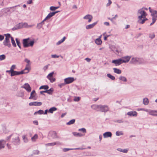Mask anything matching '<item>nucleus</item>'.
I'll return each instance as SVG.
<instances>
[{"instance_id": "obj_1", "label": "nucleus", "mask_w": 157, "mask_h": 157, "mask_svg": "<svg viewBox=\"0 0 157 157\" xmlns=\"http://www.w3.org/2000/svg\"><path fill=\"white\" fill-rule=\"evenodd\" d=\"M29 39L30 38H27L24 39L23 40L22 44L24 48H27L29 46H33L35 43V41L34 40H32L29 42Z\"/></svg>"}, {"instance_id": "obj_2", "label": "nucleus", "mask_w": 157, "mask_h": 157, "mask_svg": "<svg viewBox=\"0 0 157 157\" xmlns=\"http://www.w3.org/2000/svg\"><path fill=\"white\" fill-rule=\"evenodd\" d=\"M109 108L107 105H100L99 109L98 110L101 112L106 113L109 111Z\"/></svg>"}, {"instance_id": "obj_3", "label": "nucleus", "mask_w": 157, "mask_h": 157, "mask_svg": "<svg viewBox=\"0 0 157 157\" xmlns=\"http://www.w3.org/2000/svg\"><path fill=\"white\" fill-rule=\"evenodd\" d=\"M28 72V71L27 72H24L23 71H12L11 74L10 75V76H13L15 75H18L24 74H26Z\"/></svg>"}, {"instance_id": "obj_4", "label": "nucleus", "mask_w": 157, "mask_h": 157, "mask_svg": "<svg viewBox=\"0 0 157 157\" xmlns=\"http://www.w3.org/2000/svg\"><path fill=\"white\" fill-rule=\"evenodd\" d=\"M12 142L15 145H19L20 143V141L19 137L17 136L13 138L12 139Z\"/></svg>"}, {"instance_id": "obj_5", "label": "nucleus", "mask_w": 157, "mask_h": 157, "mask_svg": "<svg viewBox=\"0 0 157 157\" xmlns=\"http://www.w3.org/2000/svg\"><path fill=\"white\" fill-rule=\"evenodd\" d=\"M50 137L52 139H55L57 137V133L55 131H51L49 132L48 135V138L50 139Z\"/></svg>"}, {"instance_id": "obj_6", "label": "nucleus", "mask_w": 157, "mask_h": 157, "mask_svg": "<svg viewBox=\"0 0 157 157\" xmlns=\"http://www.w3.org/2000/svg\"><path fill=\"white\" fill-rule=\"evenodd\" d=\"M54 91V89L53 88H51L49 90H46L44 91H41L40 92V94H41L45 95V94H44V92H45L46 93H47L48 94L50 95H52V93Z\"/></svg>"}, {"instance_id": "obj_7", "label": "nucleus", "mask_w": 157, "mask_h": 157, "mask_svg": "<svg viewBox=\"0 0 157 157\" xmlns=\"http://www.w3.org/2000/svg\"><path fill=\"white\" fill-rule=\"evenodd\" d=\"M75 79L73 77H68L64 79V82L66 84H69L72 82Z\"/></svg>"}, {"instance_id": "obj_8", "label": "nucleus", "mask_w": 157, "mask_h": 157, "mask_svg": "<svg viewBox=\"0 0 157 157\" xmlns=\"http://www.w3.org/2000/svg\"><path fill=\"white\" fill-rule=\"evenodd\" d=\"M112 63L115 64L116 66H119L123 63L122 59H117L113 60L112 61Z\"/></svg>"}, {"instance_id": "obj_9", "label": "nucleus", "mask_w": 157, "mask_h": 157, "mask_svg": "<svg viewBox=\"0 0 157 157\" xmlns=\"http://www.w3.org/2000/svg\"><path fill=\"white\" fill-rule=\"evenodd\" d=\"M21 87L25 89L28 92H30L31 90V87L28 83H25Z\"/></svg>"}, {"instance_id": "obj_10", "label": "nucleus", "mask_w": 157, "mask_h": 157, "mask_svg": "<svg viewBox=\"0 0 157 157\" xmlns=\"http://www.w3.org/2000/svg\"><path fill=\"white\" fill-rule=\"evenodd\" d=\"M131 56H126L123 57L122 58V61L123 63H126L128 62L130 60Z\"/></svg>"}, {"instance_id": "obj_11", "label": "nucleus", "mask_w": 157, "mask_h": 157, "mask_svg": "<svg viewBox=\"0 0 157 157\" xmlns=\"http://www.w3.org/2000/svg\"><path fill=\"white\" fill-rule=\"evenodd\" d=\"M42 103L41 102L34 101L29 103L30 106H40L42 105Z\"/></svg>"}, {"instance_id": "obj_12", "label": "nucleus", "mask_w": 157, "mask_h": 157, "mask_svg": "<svg viewBox=\"0 0 157 157\" xmlns=\"http://www.w3.org/2000/svg\"><path fill=\"white\" fill-rule=\"evenodd\" d=\"M3 45L6 47H8L10 48L11 47V44L10 40H6L5 39L3 42Z\"/></svg>"}, {"instance_id": "obj_13", "label": "nucleus", "mask_w": 157, "mask_h": 157, "mask_svg": "<svg viewBox=\"0 0 157 157\" xmlns=\"http://www.w3.org/2000/svg\"><path fill=\"white\" fill-rule=\"evenodd\" d=\"M83 19H84L87 20L88 19V22L90 23L91 21L93 19V16L92 15L90 14H87L85 16L83 17Z\"/></svg>"}, {"instance_id": "obj_14", "label": "nucleus", "mask_w": 157, "mask_h": 157, "mask_svg": "<svg viewBox=\"0 0 157 157\" xmlns=\"http://www.w3.org/2000/svg\"><path fill=\"white\" fill-rule=\"evenodd\" d=\"M103 136L105 138L111 137L112 136V133L110 132H107L103 133Z\"/></svg>"}, {"instance_id": "obj_15", "label": "nucleus", "mask_w": 157, "mask_h": 157, "mask_svg": "<svg viewBox=\"0 0 157 157\" xmlns=\"http://www.w3.org/2000/svg\"><path fill=\"white\" fill-rule=\"evenodd\" d=\"M98 21H97L93 23L87 25L86 27V28L87 29H90L93 28L98 23Z\"/></svg>"}, {"instance_id": "obj_16", "label": "nucleus", "mask_w": 157, "mask_h": 157, "mask_svg": "<svg viewBox=\"0 0 157 157\" xmlns=\"http://www.w3.org/2000/svg\"><path fill=\"white\" fill-rule=\"evenodd\" d=\"M59 12V11H56L54 12L50 13L46 16V18H48V19L50 18L51 17L54 16L56 13Z\"/></svg>"}, {"instance_id": "obj_17", "label": "nucleus", "mask_w": 157, "mask_h": 157, "mask_svg": "<svg viewBox=\"0 0 157 157\" xmlns=\"http://www.w3.org/2000/svg\"><path fill=\"white\" fill-rule=\"evenodd\" d=\"M36 94V92L35 90H33L31 92L30 96L29 97V99H33L34 100H36V98L35 97V95L34 94Z\"/></svg>"}, {"instance_id": "obj_18", "label": "nucleus", "mask_w": 157, "mask_h": 157, "mask_svg": "<svg viewBox=\"0 0 157 157\" xmlns=\"http://www.w3.org/2000/svg\"><path fill=\"white\" fill-rule=\"evenodd\" d=\"M149 114L153 116H157V110L150 109Z\"/></svg>"}, {"instance_id": "obj_19", "label": "nucleus", "mask_w": 157, "mask_h": 157, "mask_svg": "<svg viewBox=\"0 0 157 157\" xmlns=\"http://www.w3.org/2000/svg\"><path fill=\"white\" fill-rule=\"evenodd\" d=\"M127 115L130 116H137V113L135 111H132L128 112Z\"/></svg>"}, {"instance_id": "obj_20", "label": "nucleus", "mask_w": 157, "mask_h": 157, "mask_svg": "<svg viewBox=\"0 0 157 157\" xmlns=\"http://www.w3.org/2000/svg\"><path fill=\"white\" fill-rule=\"evenodd\" d=\"M138 58L133 57L132 58L130 61V63H131L135 64L138 63Z\"/></svg>"}, {"instance_id": "obj_21", "label": "nucleus", "mask_w": 157, "mask_h": 157, "mask_svg": "<svg viewBox=\"0 0 157 157\" xmlns=\"http://www.w3.org/2000/svg\"><path fill=\"white\" fill-rule=\"evenodd\" d=\"M99 107L100 105H93L91 106V107L94 110L99 111V110H98L99 109Z\"/></svg>"}, {"instance_id": "obj_22", "label": "nucleus", "mask_w": 157, "mask_h": 157, "mask_svg": "<svg viewBox=\"0 0 157 157\" xmlns=\"http://www.w3.org/2000/svg\"><path fill=\"white\" fill-rule=\"evenodd\" d=\"M6 141L4 140H0V149L4 148Z\"/></svg>"}, {"instance_id": "obj_23", "label": "nucleus", "mask_w": 157, "mask_h": 157, "mask_svg": "<svg viewBox=\"0 0 157 157\" xmlns=\"http://www.w3.org/2000/svg\"><path fill=\"white\" fill-rule=\"evenodd\" d=\"M101 36H100L99 38L96 39L95 40V43L98 45H101L102 43V41L100 39Z\"/></svg>"}, {"instance_id": "obj_24", "label": "nucleus", "mask_w": 157, "mask_h": 157, "mask_svg": "<svg viewBox=\"0 0 157 157\" xmlns=\"http://www.w3.org/2000/svg\"><path fill=\"white\" fill-rule=\"evenodd\" d=\"M113 69L114 70V72L115 73L117 74H120L121 73V70L117 69V68H113Z\"/></svg>"}, {"instance_id": "obj_25", "label": "nucleus", "mask_w": 157, "mask_h": 157, "mask_svg": "<svg viewBox=\"0 0 157 157\" xmlns=\"http://www.w3.org/2000/svg\"><path fill=\"white\" fill-rule=\"evenodd\" d=\"M57 110V108L56 107H53L50 108L48 110V112L50 113H52L53 112Z\"/></svg>"}, {"instance_id": "obj_26", "label": "nucleus", "mask_w": 157, "mask_h": 157, "mask_svg": "<svg viewBox=\"0 0 157 157\" xmlns=\"http://www.w3.org/2000/svg\"><path fill=\"white\" fill-rule=\"evenodd\" d=\"M22 137L24 143H26L28 142L29 140L26 135H23Z\"/></svg>"}, {"instance_id": "obj_27", "label": "nucleus", "mask_w": 157, "mask_h": 157, "mask_svg": "<svg viewBox=\"0 0 157 157\" xmlns=\"http://www.w3.org/2000/svg\"><path fill=\"white\" fill-rule=\"evenodd\" d=\"M72 134L74 136H76L81 137L83 136L82 134L76 132H73Z\"/></svg>"}, {"instance_id": "obj_28", "label": "nucleus", "mask_w": 157, "mask_h": 157, "mask_svg": "<svg viewBox=\"0 0 157 157\" xmlns=\"http://www.w3.org/2000/svg\"><path fill=\"white\" fill-rule=\"evenodd\" d=\"M149 103V100L148 98H145L143 99V103L145 105H147Z\"/></svg>"}, {"instance_id": "obj_29", "label": "nucleus", "mask_w": 157, "mask_h": 157, "mask_svg": "<svg viewBox=\"0 0 157 157\" xmlns=\"http://www.w3.org/2000/svg\"><path fill=\"white\" fill-rule=\"evenodd\" d=\"M138 13L140 14L141 15L143 14L146 15V12L144 10H142V9L139 10L138 11Z\"/></svg>"}, {"instance_id": "obj_30", "label": "nucleus", "mask_w": 157, "mask_h": 157, "mask_svg": "<svg viewBox=\"0 0 157 157\" xmlns=\"http://www.w3.org/2000/svg\"><path fill=\"white\" fill-rule=\"evenodd\" d=\"M4 36L6 37L5 39L6 40H10V38L11 39V37H12L9 33L4 34Z\"/></svg>"}, {"instance_id": "obj_31", "label": "nucleus", "mask_w": 157, "mask_h": 157, "mask_svg": "<svg viewBox=\"0 0 157 157\" xmlns=\"http://www.w3.org/2000/svg\"><path fill=\"white\" fill-rule=\"evenodd\" d=\"M119 79L124 82H126L127 81V79L124 76H121L119 77Z\"/></svg>"}, {"instance_id": "obj_32", "label": "nucleus", "mask_w": 157, "mask_h": 157, "mask_svg": "<svg viewBox=\"0 0 157 157\" xmlns=\"http://www.w3.org/2000/svg\"><path fill=\"white\" fill-rule=\"evenodd\" d=\"M49 88V86L48 85H43L41 86L39 88L40 90L44 89L45 90H48Z\"/></svg>"}, {"instance_id": "obj_33", "label": "nucleus", "mask_w": 157, "mask_h": 157, "mask_svg": "<svg viewBox=\"0 0 157 157\" xmlns=\"http://www.w3.org/2000/svg\"><path fill=\"white\" fill-rule=\"evenodd\" d=\"M123 134L124 133L122 131H118L116 132V135L117 136L123 135Z\"/></svg>"}, {"instance_id": "obj_34", "label": "nucleus", "mask_w": 157, "mask_h": 157, "mask_svg": "<svg viewBox=\"0 0 157 157\" xmlns=\"http://www.w3.org/2000/svg\"><path fill=\"white\" fill-rule=\"evenodd\" d=\"M75 119H72V120H70V121H69L66 124L67 125H68L72 124L74 123L75 122Z\"/></svg>"}, {"instance_id": "obj_35", "label": "nucleus", "mask_w": 157, "mask_h": 157, "mask_svg": "<svg viewBox=\"0 0 157 157\" xmlns=\"http://www.w3.org/2000/svg\"><path fill=\"white\" fill-rule=\"evenodd\" d=\"M11 43H12V44L13 46L14 47H16L17 45H16V44L15 43V40L13 38V37H11Z\"/></svg>"}, {"instance_id": "obj_36", "label": "nucleus", "mask_w": 157, "mask_h": 157, "mask_svg": "<svg viewBox=\"0 0 157 157\" xmlns=\"http://www.w3.org/2000/svg\"><path fill=\"white\" fill-rule=\"evenodd\" d=\"M107 76L109 78L112 80H114L115 79V77L112 75L110 74H108L107 75Z\"/></svg>"}, {"instance_id": "obj_37", "label": "nucleus", "mask_w": 157, "mask_h": 157, "mask_svg": "<svg viewBox=\"0 0 157 157\" xmlns=\"http://www.w3.org/2000/svg\"><path fill=\"white\" fill-rule=\"evenodd\" d=\"M16 95L18 97H23L24 96V94L22 92H20L17 93Z\"/></svg>"}, {"instance_id": "obj_38", "label": "nucleus", "mask_w": 157, "mask_h": 157, "mask_svg": "<svg viewBox=\"0 0 157 157\" xmlns=\"http://www.w3.org/2000/svg\"><path fill=\"white\" fill-rule=\"evenodd\" d=\"M18 29H20L23 28L22 23H19L16 25Z\"/></svg>"}, {"instance_id": "obj_39", "label": "nucleus", "mask_w": 157, "mask_h": 157, "mask_svg": "<svg viewBox=\"0 0 157 157\" xmlns=\"http://www.w3.org/2000/svg\"><path fill=\"white\" fill-rule=\"evenodd\" d=\"M15 40L17 46L20 48L21 49V43L20 41H19L18 39L17 38Z\"/></svg>"}, {"instance_id": "obj_40", "label": "nucleus", "mask_w": 157, "mask_h": 157, "mask_svg": "<svg viewBox=\"0 0 157 157\" xmlns=\"http://www.w3.org/2000/svg\"><path fill=\"white\" fill-rule=\"evenodd\" d=\"M38 138V135L37 134H35L33 137L31 138V140L33 141H35Z\"/></svg>"}, {"instance_id": "obj_41", "label": "nucleus", "mask_w": 157, "mask_h": 157, "mask_svg": "<svg viewBox=\"0 0 157 157\" xmlns=\"http://www.w3.org/2000/svg\"><path fill=\"white\" fill-rule=\"evenodd\" d=\"M59 6L55 7L53 6H52L50 7V9L51 10L54 11L55 10H56L59 8Z\"/></svg>"}, {"instance_id": "obj_42", "label": "nucleus", "mask_w": 157, "mask_h": 157, "mask_svg": "<svg viewBox=\"0 0 157 157\" xmlns=\"http://www.w3.org/2000/svg\"><path fill=\"white\" fill-rule=\"evenodd\" d=\"M24 61L26 62L27 64L26 65L27 66H29L30 63V61L28 59L26 58L24 60Z\"/></svg>"}, {"instance_id": "obj_43", "label": "nucleus", "mask_w": 157, "mask_h": 157, "mask_svg": "<svg viewBox=\"0 0 157 157\" xmlns=\"http://www.w3.org/2000/svg\"><path fill=\"white\" fill-rule=\"evenodd\" d=\"M146 15H144L143 14L141 15L140 16H139L138 17V20L140 21L142 18H144Z\"/></svg>"}, {"instance_id": "obj_44", "label": "nucleus", "mask_w": 157, "mask_h": 157, "mask_svg": "<svg viewBox=\"0 0 157 157\" xmlns=\"http://www.w3.org/2000/svg\"><path fill=\"white\" fill-rule=\"evenodd\" d=\"M19 6V5H17V6H13V7L7 8H6L5 9L7 10V12H9L10 11V9L13 8L14 7H15L17 6Z\"/></svg>"}, {"instance_id": "obj_45", "label": "nucleus", "mask_w": 157, "mask_h": 157, "mask_svg": "<svg viewBox=\"0 0 157 157\" xmlns=\"http://www.w3.org/2000/svg\"><path fill=\"white\" fill-rule=\"evenodd\" d=\"M6 57V56L4 54L0 55V60L2 61L4 60L5 59Z\"/></svg>"}, {"instance_id": "obj_46", "label": "nucleus", "mask_w": 157, "mask_h": 157, "mask_svg": "<svg viewBox=\"0 0 157 157\" xmlns=\"http://www.w3.org/2000/svg\"><path fill=\"white\" fill-rule=\"evenodd\" d=\"M138 63L140 64L144 62V60L142 58H138Z\"/></svg>"}, {"instance_id": "obj_47", "label": "nucleus", "mask_w": 157, "mask_h": 157, "mask_svg": "<svg viewBox=\"0 0 157 157\" xmlns=\"http://www.w3.org/2000/svg\"><path fill=\"white\" fill-rule=\"evenodd\" d=\"M45 145L46 146H52L55 145V144L54 142L51 143H48L46 144H45Z\"/></svg>"}, {"instance_id": "obj_48", "label": "nucleus", "mask_w": 157, "mask_h": 157, "mask_svg": "<svg viewBox=\"0 0 157 157\" xmlns=\"http://www.w3.org/2000/svg\"><path fill=\"white\" fill-rule=\"evenodd\" d=\"M78 131H82L84 133H86V129L84 128H82L78 129Z\"/></svg>"}, {"instance_id": "obj_49", "label": "nucleus", "mask_w": 157, "mask_h": 157, "mask_svg": "<svg viewBox=\"0 0 157 157\" xmlns=\"http://www.w3.org/2000/svg\"><path fill=\"white\" fill-rule=\"evenodd\" d=\"M54 73V72H52L50 73L47 76V78H48H48L52 77H53V75Z\"/></svg>"}, {"instance_id": "obj_50", "label": "nucleus", "mask_w": 157, "mask_h": 157, "mask_svg": "<svg viewBox=\"0 0 157 157\" xmlns=\"http://www.w3.org/2000/svg\"><path fill=\"white\" fill-rule=\"evenodd\" d=\"M74 149L73 148H63V151L64 152H67L69 150H73Z\"/></svg>"}, {"instance_id": "obj_51", "label": "nucleus", "mask_w": 157, "mask_h": 157, "mask_svg": "<svg viewBox=\"0 0 157 157\" xmlns=\"http://www.w3.org/2000/svg\"><path fill=\"white\" fill-rule=\"evenodd\" d=\"M42 26L43 25L41 24V23H40L38 24H37L36 27L39 29H40L42 27Z\"/></svg>"}, {"instance_id": "obj_52", "label": "nucleus", "mask_w": 157, "mask_h": 157, "mask_svg": "<svg viewBox=\"0 0 157 157\" xmlns=\"http://www.w3.org/2000/svg\"><path fill=\"white\" fill-rule=\"evenodd\" d=\"M48 79H49L50 80V82L52 83L56 81L55 78H53V77L48 78Z\"/></svg>"}, {"instance_id": "obj_53", "label": "nucleus", "mask_w": 157, "mask_h": 157, "mask_svg": "<svg viewBox=\"0 0 157 157\" xmlns=\"http://www.w3.org/2000/svg\"><path fill=\"white\" fill-rule=\"evenodd\" d=\"M115 122H117L118 123H121L124 122V121L122 120H118L114 121Z\"/></svg>"}, {"instance_id": "obj_54", "label": "nucleus", "mask_w": 157, "mask_h": 157, "mask_svg": "<svg viewBox=\"0 0 157 157\" xmlns=\"http://www.w3.org/2000/svg\"><path fill=\"white\" fill-rule=\"evenodd\" d=\"M40 151L38 150H34L33 151V153L34 155H38L39 154Z\"/></svg>"}, {"instance_id": "obj_55", "label": "nucleus", "mask_w": 157, "mask_h": 157, "mask_svg": "<svg viewBox=\"0 0 157 157\" xmlns=\"http://www.w3.org/2000/svg\"><path fill=\"white\" fill-rule=\"evenodd\" d=\"M149 37L151 38V39H152L155 37V35L154 33L152 34H149Z\"/></svg>"}, {"instance_id": "obj_56", "label": "nucleus", "mask_w": 157, "mask_h": 157, "mask_svg": "<svg viewBox=\"0 0 157 157\" xmlns=\"http://www.w3.org/2000/svg\"><path fill=\"white\" fill-rule=\"evenodd\" d=\"M152 16V21H153L154 22H155L156 20L157 19V16L155 15V16Z\"/></svg>"}, {"instance_id": "obj_57", "label": "nucleus", "mask_w": 157, "mask_h": 157, "mask_svg": "<svg viewBox=\"0 0 157 157\" xmlns=\"http://www.w3.org/2000/svg\"><path fill=\"white\" fill-rule=\"evenodd\" d=\"M66 85V84L64 82V83H63L61 84L58 85V86H59L60 88H61L63 86H64Z\"/></svg>"}, {"instance_id": "obj_58", "label": "nucleus", "mask_w": 157, "mask_h": 157, "mask_svg": "<svg viewBox=\"0 0 157 157\" xmlns=\"http://www.w3.org/2000/svg\"><path fill=\"white\" fill-rule=\"evenodd\" d=\"M115 48L114 47H113L112 49L113 51L114 52H117L119 53V51L117 49H115Z\"/></svg>"}, {"instance_id": "obj_59", "label": "nucleus", "mask_w": 157, "mask_h": 157, "mask_svg": "<svg viewBox=\"0 0 157 157\" xmlns=\"http://www.w3.org/2000/svg\"><path fill=\"white\" fill-rule=\"evenodd\" d=\"M38 113L40 114H42L44 113V111L42 110H39V111H37Z\"/></svg>"}, {"instance_id": "obj_60", "label": "nucleus", "mask_w": 157, "mask_h": 157, "mask_svg": "<svg viewBox=\"0 0 157 157\" xmlns=\"http://www.w3.org/2000/svg\"><path fill=\"white\" fill-rule=\"evenodd\" d=\"M145 20H144V19H143L141 21H138V22L140 24H143L145 22Z\"/></svg>"}, {"instance_id": "obj_61", "label": "nucleus", "mask_w": 157, "mask_h": 157, "mask_svg": "<svg viewBox=\"0 0 157 157\" xmlns=\"http://www.w3.org/2000/svg\"><path fill=\"white\" fill-rule=\"evenodd\" d=\"M16 67V65H13L11 67H10V69L11 70V71H14V70L15 68Z\"/></svg>"}, {"instance_id": "obj_62", "label": "nucleus", "mask_w": 157, "mask_h": 157, "mask_svg": "<svg viewBox=\"0 0 157 157\" xmlns=\"http://www.w3.org/2000/svg\"><path fill=\"white\" fill-rule=\"evenodd\" d=\"M51 57L52 58H58L59 57V56L57 55L56 54L52 55H51Z\"/></svg>"}, {"instance_id": "obj_63", "label": "nucleus", "mask_w": 157, "mask_h": 157, "mask_svg": "<svg viewBox=\"0 0 157 157\" xmlns=\"http://www.w3.org/2000/svg\"><path fill=\"white\" fill-rule=\"evenodd\" d=\"M80 98L79 97H75L74 99V101H78L80 100Z\"/></svg>"}, {"instance_id": "obj_64", "label": "nucleus", "mask_w": 157, "mask_h": 157, "mask_svg": "<svg viewBox=\"0 0 157 157\" xmlns=\"http://www.w3.org/2000/svg\"><path fill=\"white\" fill-rule=\"evenodd\" d=\"M157 14V11L156 10H154L153 12V13L151 14V16H155V14Z\"/></svg>"}]
</instances>
